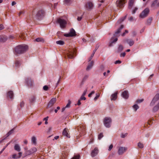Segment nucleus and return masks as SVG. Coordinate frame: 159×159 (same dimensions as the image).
<instances>
[{
    "label": "nucleus",
    "instance_id": "63",
    "mask_svg": "<svg viewBox=\"0 0 159 159\" xmlns=\"http://www.w3.org/2000/svg\"><path fill=\"white\" fill-rule=\"evenodd\" d=\"M24 13L23 11H20L19 13V16H20L22 14H23Z\"/></svg>",
    "mask_w": 159,
    "mask_h": 159
},
{
    "label": "nucleus",
    "instance_id": "57",
    "mask_svg": "<svg viewBox=\"0 0 159 159\" xmlns=\"http://www.w3.org/2000/svg\"><path fill=\"white\" fill-rule=\"evenodd\" d=\"M71 1V0H65V3L67 4H69Z\"/></svg>",
    "mask_w": 159,
    "mask_h": 159
},
{
    "label": "nucleus",
    "instance_id": "20",
    "mask_svg": "<svg viewBox=\"0 0 159 159\" xmlns=\"http://www.w3.org/2000/svg\"><path fill=\"white\" fill-rule=\"evenodd\" d=\"M117 92H116L114 94L111 95V100H115L117 98Z\"/></svg>",
    "mask_w": 159,
    "mask_h": 159
},
{
    "label": "nucleus",
    "instance_id": "29",
    "mask_svg": "<svg viewBox=\"0 0 159 159\" xmlns=\"http://www.w3.org/2000/svg\"><path fill=\"white\" fill-rule=\"evenodd\" d=\"M132 107L135 111H136L139 108V107L137 104L134 105Z\"/></svg>",
    "mask_w": 159,
    "mask_h": 159
},
{
    "label": "nucleus",
    "instance_id": "8",
    "mask_svg": "<svg viewBox=\"0 0 159 159\" xmlns=\"http://www.w3.org/2000/svg\"><path fill=\"white\" fill-rule=\"evenodd\" d=\"M76 35L75 32V30L73 29H71L70 30V32L69 33L66 34H64L65 37H73Z\"/></svg>",
    "mask_w": 159,
    "mask_h": 159
},
{
    "label": "nucleus",
    "instance_id": "21",
    "mask_svg": "<svg viewBox=\"0 0 159 159\" xmlns=\"http://www.w3.org/2000/svg\"><path fill=\"white\" fill-rule=\"evenodd\" d=\"M134 0H129V3L128 8L129 9H131L133 7Z\"/></svg>",
    "mask_w": 159,
    "mask_h": 159
},
{
    "label": "nucleus",
    "instance_id": "18",
    "mask_svg": "<svg viewBox=\"0 0 159 159\" xmlns=\"http://www.w3.org/2000/svg\"><path fill=\"white\" fill-rule=\"evenodd\" d=\"M7 39V37L5 35L0 36V42H5Z\"/></svg>",
    "mask_w": 159,
    "mask_h": 159
},
{
    "label": "nucleus",
    "instance_id": "55",
    "mask_svg": "<svg viewBox=\"0 0 159 159\" xmlns=\"http://www.w3.org/2000/svg\"><path fill=\"white\" fill-rule=\"evenodd\" d=\"M16 156H17V155H16V154H14L13 155H12V158H18V157H16Z\"/></svg>",
    "mask_w": 159,
    "mask_h": 159
},
{
    "label": "nucleus",
    "instance_id": "33",
    "mask_svg": "<svg viewBox=\"0 0 159 159\" xmlns=\"http://www.w3.org/2000/svg\"><path fill=\"white\" fill-rule=\"evenodd\" d=\"M157 4V0H155L152 3L151 7H152L156 6V5Z\"/></svg>",
    "mask_w": 159,
    "mask_h": 159
},
{
    "label": "nucleus",
    "instance_id": "58",
    "mask_svg": "<svg viewBox=\"0 0 159 159\" xmlns=\"http://www.w3.org/2000/svg\"><path fill=\"white\" fill-rule=\"evenodd\" d=\"M128 32V31L127 30H125V32L122 35V36H125V33H127Z\"/></svg>",
    "mask_w": 159,
    "mask_h": 159
},
{
    "label": "nucleus",
    "instance_id": "61",
    "mask_svg": "<svg viewBox=\"0 0 159 159\" xmlns=\"http://www.w3.org/2000/svg\"><path fill=\"white\" fill-rule=\"evenodd\" d=\"M4 28L3 25L2 24L0 25V30H2Z\"/></svg>",
    "mask_w": 159,
    "mask_h": 159
},
{
    "label": "nucleus",
    "instance_id": "34",
    "mask_svg": "<svg viewBox=\"0 0 159 159\" xmlns=\"http://www.w3.org/2000/svg\"><path fill=\"white\" fill-rule=\"evenodd\" d=\"M15 66L16 67L19 66L20 64V62L19 61L16 60L15 63Z\"/></svg>",
    "mask_w": 159,
    "mask_h": 159
},
{
    "label": "nucleus",
    "instance_id": "17",
    "mask_svg": "<svg viewBox=\"0 0 159 159\" xmlns=\"http://www.w3.org/2000/svg\"><path fill=\"white\" fill-rule=\"evenodd\" d=\"M122 96L125 99L128 98L129 97L128 92L127 91H125L122 93Z\"/></svg>",
    "mask_w": 159,
    "mask_h": 159
},
{
    "label": "nucleus",
    "instance_id": "15",
    "mask_svg": "<svg viewBox=\"0 0 159 159\" xmlns=\"http://www.w3.org/2000/svg\"><path fill=\"white\" fill-rule=\"evenodd\" d=\"M125 41L130 46L133 45L134 43V40L130 39H126Z\"/></svg>",
    "mask_w": 159,
    "mask_h": 159
},
{
    "label": "nucleus",
    "instance_id": "28",
    "mask_svg": "<svg viewBox=\"0 0 159 159\" xmlns=\"http://www.w3.org/2000/svg\"><path fill=\"white\" fill-rule=\"evenodd\" d=\"M93 61H92L90 62V64L88 65L87 68V70H89L90 69H91L92 68L93 66Z\"/></svg>",
    "mask_w": 159,
    "mask_h": 159
},
{
    "label": "nucleus",
    "instance_id": "62",
    "mask_svg": "<svg viewBox=\"0 0 159 159\" xmlns=\"http://www.w3.org/2000/svg\"><path fill=\"white\" fill-rule=\"evenodd\" d=\"M24 102H21L20 103V106H21V107H23L24 106Z\"/></svg>",
    "mask_w": 159,
    "mask_h": 159
},
{
    "label": "nucleus",
    "instance_id": "59",
    "mask_svg": "<svg viewBox=\"0 0 159 159\" xmlns=\"http://www.w3.org/2000/svg\"><path fill=\"white\" fill-rule=\"evenodd\" d=\"M82 18V16H78L77 19V20L79 21H80L81 20Z\"/></svg>",
    "mask_w": 159,
    "mask_h": 159
},
{
    "label": "nucleus",
    "instance_id": "35",
    "mask_svg": "<svg viewBox=\"0 0 159 159\" xmlns=\"http://www.w3.org/2000/svg\"><path fill=\"white\" fill-rule=\"evenodd\" d=\"M97 50V49H95L93 52L92 54L91 55V56H90V57L89 58V61H91V60L92 59V58H93V56L94 55V54H95V52Z\"/></svg>",
    "mask_w": 159,
    "mask_h": 159
},
{
    "label": "nucleus",
    "instance_id": "24",
    "mask_svg": "<svg viewBox=\"0 0 159 159\" xmlns=\"http://www.w3.org/2000/svg\"><path fill=\"white\" fill-rule=\"evenodd\" d=\"M26 81L28 85L31 86L33 83V81L31 80L30 79L28 78L26 79Z\"/></svg>",
    "mask_w": 159,
    "mask_h": 159
},
{
    "label": "nucleus",
    "instance_id": "22",
    "mask_svg": "<svg viewBox=\"0 0 159 159\" xmlns=\"http://www.w3.org/2000/svg\"><path fill=\"white\" fill-rule=\"evenodd\" d=\"M159 109V102L153 108L152 111L153 112H156Z\"/></svg>",
    "mask_w": 159,
    "mask_h": 159
},
{
    "label": "nucleus",
    "instance_id": "23",
    "mask_svg": "<svg viewBox=\"0 0 159 159\" xmlns=\"http://www.w3.org/2000/svg\"><path fill=\"white\" fill-rule=\"evenodd\" d=\"M7 96L9 97L10 99H12L13 97V93L12 91H9L7 93Z\"/></svg>",
    "mask_w": 159,
    "mask_h": 159
},
{
    "label": "nucleus",
    "instance_id": "48",
    "mask_svg": "<svg viewBox=\"0 0 159 159\" xmlns=\"http://www.w3.org/2000/svg\"><path fill=\"white\" fill-rule=\"evenodd\" d=\"M127 135V133H125L124 134H122L121 136V137L122 138H124L125 136H126Z\"/></svg>",
    "mask_w": 159,
    "mask_h": 159
},
{
    "label": "nucleus",
    "instance_id": "3",
    "mask_svg": "<svg viewBox=\"0 0 159 159\" xmlns=\"http://www.w3.org/2000/svg\"><path fill=\"white\" fill-rule=\"evenodd\" d=\"M104 125L107 128H109L111 126V120L110 117H105L103 121Z\"/></svg>",
    "mask_w": 159,
    "mask_h": 159
},
{
    "label": "nucleus",
    "instance_id": "5",
    "mask_svg": "<svg viewBox=\"0 0 159 159\" xmlns=\"http://www.w3.org/2000/svg\"><path fill=\"white\" fill-rule=\"evenodd\" d=\"M149 12V9L146 8L139 15V17L142 18L146 17Z\"/></svg>",
    "mask_w": 159,
    "mask_h": 159
},
{
    "label": "nucleus",
    "instance_id": "32",
    "mask_svg": "<svg viewBox=\"0 0 159 159\" xmlns=\"http://www.w3.org/2000/svg\"><path fill=\"white\" fill-rule=\"evenodd\" d=\"M56 43L57 44H59L60 45H63L64 44V41L61 40L57 41L56 42Z\"/></svg>",
    "mask_w": 159,
    "mask_h": 159
},
{
    "label": "nucleus",
    "instance_id": "39",
    "mask_svg": "<svg viewBox=\"0 0 159 159\" xmlns=\"http://www.w3.org/2000/svg\"><path fill=\"white\" fill-rule=\"evenodd\" d=\"M71 101L70 100H68V103L66 104V106L65 107L66 108H69V107H70V105L71 104Z\"/></svg>",
    "mask_w": 159,
    "mask_h": 159
},
{
    "label": "nucleus",
    "instance_id": "49",
    "mask_svg": "<svg viewBox=\"0 0 159 159\" xmlns=\"http://www.w3.org/2000/svg\"><path fill=\"white\" fill-rule=\"evenodd\" d=\"M113 147V145L112 144H111L109 146V149H108L109 151H110L111 149Z\"/></svg>",
    "mask_w": 159,
    "mask_h": 159
},
{
    "label": "nucleus",
    "instance_id": "54",
    "mask_svg": "<svg viewBox=\"0 0 159 159\" xmlns=\"http://www.w3.org/2000/svg\"><path fill=\"white\" fill-rule=\"evenodd\" d=\"M95 93V92L94 91H92L90 93L89 95L88 96L89 97H90L91 96V95L93 94H94Z\"/></svg>",
    "mask_w": 159,
    "mask_h": 159
},
{
    "label": "nucleus",
    "instance_id": "60",
    "mask_svg": "<svg viewBox=\"0 0 159 159\" xmlns=\"http://www.w3.org/2000/svg\"><path fill=\"white\" fill-rule=\"evenodd\" d=\"M152 20V18H149L148 20V22H149L150 23Z\"/></svg>",
    "mask_w": 159,
    "mask_h": 159
},
{
    "label": "nucleus",
    "instance_id": "19",
    "mask_svg": "<svg viewBox=\"0 0 159 159\" xmlns=\"http://www.w3.org/2000/svg\"><path fill=\"white\" fill-rule=\"evenodd\" d=\"M124 27V26L123 25H121L120 27L117 30V31L116 32H115L114 34V36L115 37H117L118 34H119L121 30L123 29Z\"/></svg>",
    "mask_w": 159,
    "mask_h": 159
},
{
    "label": "nucleus",
    "instance_id": "30",
    "mask_svg": "<svg viewBox=\"0 0 159 159\" xmlns=\"http://www.w3.org/2000/svg\"><path fill=\"white\" fill-rule=\"evenodd\" d=\"M35 41L37 42H44V40L42 38H37L35 39Z\"/></svg>",
    "mask_w": 159,
    "mask_h": 159
},
{
    "label": "nucleus",
    "instance_id": "64",
    "mask_svg": "<svg viewBox=\"0 0 159 159\" xmlns=\"http://www.w3.org/2000/svg\"><path fill=\"white\" fill-rule=\"evenodd\" d=\"M16 4V2L15 1H13L11 3V5L12 6H14V5Z\"/></svg>",
    "mask_w": 159,
    "mask_h": 159
},
{
    "label": "nucleus",
    "instance_id": "6",
    "mask_svg": "<svg viewBox=\"0 0 159 159\" xmlns=\"http://www.w3.org/2000/svg\"><path fill=\"white\" fill-rule=\"evenodd\" d=\"M57 22L60 24V26L61 28H64L65 27L66 22L65 20L59 18L57 20Z\"/></svg>",
    "mask_w": 159,
    "mask_h": 159
},
{
    "label": "nucleus",
    "instance_id": "13",
    "mask_svg": "<svg viewBox=\"0 0 159 159\" xmlns=\"http://www.w3.org/2000/svg\"><path fill=\"white\" fill-rule=\"evenodd\" d=\"M98 152V148H94V149L93 150L91 153V156L92 157H94L96 156Z\"/></svg>",
    "mask_w": 159,
    "mask_h": 159
},
{
    "label": "nucleus",
    "instance_id": "53",
    "mask_svg": "<svg viewBox=\"0 0 159 159\" xmlns=\"http://www.w3.org/2000/svg\"><path fill=\"white\" fill-rule=\"evenodd\" d=\"M138 10V8L136 7H135L134 9L132 11V13L134 14L135 13L136 11Z\"/></svg>",
    "mask_w": 159,
    "mask_h": 159
},
{
    "label": "nucleus",
    "instance_id": "25",
    "mask_svg": "<svg viewBox=\"0 0 159 159\" xmlns=\"http://www.w3.org/2000/svg\"><path fill=\"white\" fill-rule=\"evenodd\" d=\"M14 149L17 152H20V148L19 144H16L14 147Z\"/></svg>",
    "mask_w": 159,
    "mask_h": 159
},
{
    "label": "nucleus",
    "instance_id": "12",
    "mask_svg": "<svg viewBox=\"0 0 159 159\" xmlns=\"http://www.w3.org/2000/svg\"><path fill=\"white\" fill-rule=\"evenodd\" d=\"M159 99V94H157L153 99L152 101L150 103V105H153Z\"/></svg>",
    "mask_w": 159,
    "mask_h": 159
},
{
    "label": "nucleus",
    "instance_id": "51",
    "mask_svg": "<svg viewBox=\"0 0 159 159\" xmlns=\"http://www.w3.org/2000/svg\"><path fill=\"white\" fill-rule=\"evenodd\" d=\"M121 61L120 60H117L115 62V64H120L121 63Z\"/></svg>",
    "mask_w": 159,
    "mask_h": 159
},
{
    "label": "nucleus",
    "instance_id": "36",
    "mask_svg": "<svg viewBox=\"0 0 159 159\" xmlns=\"http://www.w3.org/2000/svg\"><path fill=\"white\" fill-rule=\"evenodd\" d=\"M138 146L139 148H143L144 147L143 144L140 142H139L138 143Z\"/></svg>",
    "mask_w": 159,
    "mask_h": 159
},
{
    "label": "nucleus",
    "instance_id": "27",
    "mask_svg": "<svg viewBox=\"0 0 159 159\" xmlns=\"http://www.w3.org/2000/svg\"><path fill=\"white\" fill-rule=\"evenodd\" d=\"M31 142L32 143L35 145L36 144V139L35 136H33L31 139Z\"/></svg>",
    "mask_w": 159,
    "mask_h": 159
},
{
    "label": "nucleus",
    "instance_id": "7",
    "mask_svg": "<svg viewBox=\"0 0 159 159\" xmlns=\"http://www.w3.org/2000/svg\"><path fill=\"white\" fill-rule=\"evenodd\" d=\"M125 2V0H117L116 4L117 7L121 8L124 7Z\"/></svg>",
    "mask_w": 159,
    "mask_h": 159
},
{
    "label": "nucleus",
    "instance_id": "10",
    "mask_svg": "<svg viewBox=\"0 0 159 159\" xmlns=\"http://www.w3.org/2000/svg\"><path fill=\"white\" fill-rule=\"evenodd\" d=\"M127 148L124 147H120L118 150V152L119 155L123 154L127 150Z\"/></svg>",
    "mask_w": 159,
    "mask_h": 159
},
{
    "label": "nucleus",
    "instance_id": "31",
    "mask_svg": "<svg viewBox=\"0 0 159 159\" xmlns=\"http://www.w3.org/2000/svg\"><path fill=\"white\" fill-rule=\"evenodd\" d=\"M123 49V47L122 45H120L119 46V47L118 49V51L119 52H120L122 51Z\"/></svg>",
    "mask_w": 159,
    "mask_h": 159
},
{
    "label": "nucleus",
    "instance_id": "16",
    "mask_svg": "<svg viewBox=\"0 0 159 159\" xmlns=\"http://www.w3.org/2000/svg\"><path fill=\"white\" fill-rule=\"evenodd\" d=\"M68 130L67 128H65L63 130L62 133L63 135L68 138H70L69 134L68 133Z\"/></svg>",
    "mask_w": 159,
    "mask_h": 159
},
{
    "label": "nucleus",
    "instance_id": "2",
    "mask_svg": "<svg viewBox=\"0 0 159 159\" xmlns=\"http://www.w3.org/2000/svg\"><path fill=\"white\" fill-rule=\"evenodd\" d=\"M45 12L42 9H39L38 10L35 15V18L37 19L41 20L44 16Z\"/></svg>",
    "mask_w": 159,
    "mask_h": 159
},
{
    "label": "nucleus",
    "instance_id": "45",
    "mask_svg": "<svg viewBox=\"0 0 159 159\" xmlns=\"http://www.w3.org/2000/svg\"><path fill=\"white\" fill-rule=\"evenodd\" d=\"M143 100V99H138L136 100V102L138 103H139L142 102Z\"/></svg>",
    "mask_w": 159,
    "mask_h": 159
},
{
    "label": "nucleus",
    "instance_id": "1",
    "mask_svg": "<svg viewBox=\"0 0 159 159\" xmlns=\"http://www.w3.org/2000/svg\"><path fill=\"white\" fill-rule=\"evenodd\" d=\"M28 48V46L27 45H19L16 47L15 52L16 54H22L25 52Z\"/></svg>",
    "mask_w": 159,
    "mask_h": 159
},
{
    "label": "nucleus",
    "instance_id": "44",
    "mask_svg": "<svg viewBox=\"0 0 159 159\" xmlns=\"http://www.w3.org/2000/svg\"><path fill=\"white\" fill-rule=\"evenodd\" d=\"M126 17V16L124 18H121L118 21V22H119V23H121L125 19V18Z\"/></svg>",
    "mask_w": 159,
    "mask_h": 159
},
{
    "label": "nucleus",
    "instance_id": "11",
    "mask_svg": "<svg viewBox=\"0 0 159 159\" xmlns=\"http://www.w3.org/2000/svg\"><path fill=\"white\" fill-rule=\"evenodd\" d=\"M37 150V149L35 147L32 148L30 149L26 152V154L27 155H30L35 152Z\"/></svg>",
    "mask_w": 159,
    "mask_h": 159
},
{
    "label": "nucleus",
    "instance_id": "41",
    "mask_svg": "<svg viewBox=\"0 0 159 159\" xmlns=\"http://www.w3.org/2000/svg\"><path fill=\"white\" fill-rule=\"evenodd\" d=\"M80 158V156L79 155H76L74 156L72 159H79Z\"/></svg>",
    "mask_w": 159,
    "mask_h": 159
},
{
    "label": "nucleus",
    "instance_id": "46",
    "mask_svg": "<svg viewBox=\"0 0 159 159\" xmlns=\"http://www.w3.org/2000/svg\"><path fill=\"white\" fill-rule=\"evenodd\" d=\"M43 89L45 91H47L48 89V87L47 85H45L43 87Z\"/></svg>",
    "mask_w": 159,
    "mask_h": 159
},
{
    "label": "nucleus",
    "instance_id": "42",
    "mask_svg": "<svg viewBox=\"0 0 159 159\" xmlns=\"http://www.w3.org/2000/svg\"><path fill=\"white\" fill-rule=\"evenodd\" d=\"M103 137V134L101 133L98 135V139L100 140Z\"/></svg>",
    "mask_w": 159,
    "mask_h": 159
},
{
    "label": "nucleus",
    "instance_id": "40",
    "mask_svg": "<svg viewBox=\"0 0 159 159\" xmlns=\"http://www.w3.org/2000/svg\"><path fill=\"white\" fill-rule=\"evenodd\" d=\"M89 76L88 75H85L84 76L82 80V82L83 83L88 78Z\"/></svg>",
    "mask_w": 159,
    "mask_h": 159
},
{
    "label": "nucleus",
    "instance_id": "9",
    "mask_svg": "<svg viewBox=\"0 0 159 159\" xmlns=\"http://www.w3.org/2000/svg\"><path fill=\"white\" fill-rule=\"evenodd\" d=\"M56 98H52L48 102L47 106V108L48 109L52 107L56 102Z\"/></svg>",
    "mask_w": 159,
    "mask_h": 159
},
{
    "label": "nucleus",
    "instance_id": "14",
    "mask_svg": "<svg viewBox=\"0 0 159 159\" xmlns=\"http://www.w3.org/2000/svg\"><path fill=\"white\" fill-rule=\"evenodd\" d=\"M75 51L74 50H72L70 51L67 54L68 57L69 58L72 59L73 58L74 56L73 54L74 53Z\"/></svg>",
    "mask_w": 159,
    "mask_h": 159
},
{
    "label": "nucleus",
    "instance_id": "52",
    "mask_svg": "<svg viewBox=\"0 0 159 159\" xmlns=\"http://www.w3.org/2000/svg\"><path fill=\"white\" fill-rule=\"evenodd\" d=\"M60 109V107H57L56 109L54 110V111H55V112L56 113H57L58 111V110H59Z\"/></svg>",
    "mask_w": 159,
    "mask_h": 159
},
{
    "label": "nucleus",
    "instance_id": "50",
    "mask_svg": "<svg viewBox=\"0 0 159 159\" xmlns=\"http://www.w3.org/2000/svg\"><path fill=\"white\" fill-rule=\"evenodd\" d=\"M87 88H86L84 91L83 94H82V95H84V96H85V94H86V92H87Z\"/></svg>",
    "mask_w": 159,
    "mask_h": 159
},
{
    "label": "nucleus",
    "instance_id": "37",
    "mask_svg": "<svg viewBox=\"0 0 159 159\" xmlns=\"http://www.w3.org/2000/svg\"><path fill=\"white\" fill-rule=\"evenodd\" d=\"M35 100V98L34 96H32L30 99V102L33 103L34 102Z\"/></svg>",
    "mask_w": 159,
    "mask_h": 159
},
{
    "label": "nucleus",
    "instance_id": "4",
    "mask_svg": "<svg viewBox=\"0 0 159 159\" xmlns=\"http://www.w3.org/2000/svg\"><path fill=\"white\" fill-rule=\"evenodd\" d=\"M84 7L86 10L90 11L93 9V4L92 2L88 1L86 3Z\"/></svg>",
    "mask_w": 159,
    "mask_h": 159
},
{
    "label": "nucleus",
    "instance_id": "56",
    "mask_svg": "<svg viewBox=\"0 0 159 159\" xmlns=\"http://www.w3.org/2000/svg\"><path fill=\"white\" fill-rule=\"evenodd\" d=\"M126 54V53L125 52H124L122 53H121L120 54V57H124Z\"/></svg>",
    "mask_w": 159,
    "mask_h": 159
},
{
    "label": "nucleus",
    "instance_id": "47",
    "mask_svg": "<svg viewBox=\"0 0 159 159\" xmlns=\"http://www.w3.org/2000/svg\"><path fill=\"white\" fill-rule=\"evenodd\" d=\"M86 99V98L85 97H84V95H82L81 98H80V100H85Z\"/></svg>",
    "mask_w": 159,
    "mask_h": 159
},
{
    "label": "nucleus",
    "instance_id": "26",
    "mask_svg": "<svg viewBox=\"0 0 159 159\" xmlns=\"http://www.w3.org/2000/svg\"><path fill=\"white\" fill-rule=\"evenodd\" d=\"M118 40V39L117 38L113 39V38H112L111 39V42L109 44V46H112V44L116 42Z\"/></svg>",
    "mask_w": 159,
    "mask_h": 159
},
{
    "label": "nucleus",
    "instance_id": "43",
    "mask_svg": "<svg viewBox=\"0 0 159 159\" xmlns=\"http://www.w3.org/2000/svg\"><path fill=\"white\" fill-rule=\"evenodd\" d=\"M100 96V94L99 93H98V94H96V96L94 98V100L95 101H96L97 99Z\"/></svg>",
    "mask_w": 159,
    "mask_h": 159
},
{
    "label": "nucleus",
    "instance_id": "38",
    "mask_svg": "<svg viewBox=\"0 0 159 159\" xmlns=\"http://www.w3.org/2000/svg\"><path fill=\"white\" fill-rule=\"evenodd\" d=\"M14 130V129H13L10 131L7 134V137L9 136L10 134H11L13 132Z\"/></svg>",
    "mask_w": 159,
    "mask_h": 159
}]
</instances>
